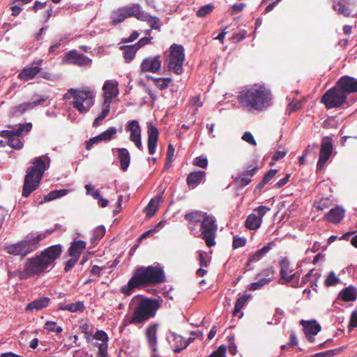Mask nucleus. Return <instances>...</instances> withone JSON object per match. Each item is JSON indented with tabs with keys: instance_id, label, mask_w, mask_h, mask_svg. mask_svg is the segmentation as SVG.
<instances>
[{
	"instance_id": "obj_1",
	"label": "nucleus",
	"mask_w": 357,
	"mask_h": 357,
	"mask_svg": "<svg viewBox=\"0 0 357 357\" xmlns=\"http://www.w3.org/2000/svg\"><path fill=\"white\" fill-rule=\"evenodd\" d=\"M165 281V273L160 265L142 266L136 268L128 283L121 287V291L130 296L135 289L155 286Z\"/></svg>"
},
{
	"instance_id": "obj_2",
	"label": "nucleus",
	"mask_w": 357,
	"mask_h": 357,
	"mask_svg": "<svg viewBox=\"0 0 357 357\" xmlns=\"http://www.w3.org/2000/svg\"><path fill=\"white\" fill-rule=\"evenodd\" d=\"M61 252L60 245H54L47 248L39 255L28 259L23 271L19 273V278L26 280L44 273L49 268L54 267L55 261L60 257Z\"/></svg>"
},
{
	"instance_id": "obj_3",
	"label": "nucleus",
	"mask_w": 357,
	"mask_h": 357,
	"mask_svg": "<svg viewBox=\"0 0 357 357\" xmlns=\"http://www.w3.org/2000/svg\"><path fill=\"white\" fill-rule=\"evenodd\" d=\"M271 90L261 84H254L242 90L237 96L240 105L248 111H262L272 103Z\"/></svg>"
},
{
	"instance_id": "obj_4",
	"label": "nucleus",
	"mask_w": 357,
	"mask_h": 357,
	"mask_svg": "<svg viewBox=\"0 0 357 357\" xmlns=\"http://www.w3.org/2000/svg\"><path fill=\"white\" fill-rule=\"evenodd\" d=\"M161 306L159 300L153 298H140L133 309L131 316L128 317L126 324H144L150 319L155 317Z\"/></svg>"
},
{
	"instance_id": "obj_5",
	"label": "nucleus",
	"mask_w": 357,
	"mask_h": 357,
	"mask_svg": "<svg viewBox=\"0 0 357 357\" xmlns=\"http://www.w3.org/2000/svg\"><path fill=\"white\" fill-rule=\"evenodd\" d=\"M51 232L50 231L40 234L30 233L22 241L9 245L7 248L8 252L14 255L25 257L29 253L36 250L40 247V241L45 239L47 234Z\"/></svg>"
},
{
	"instance_id": "obj_6",
	"label": "nucleus",
	"mask_w": 357,
	"mask_h": 357,
	"mask_svg": "<svg viewBox=\"0 0 357 357\" xmlns=\"http://www.w3.org/2000/svg\"><path fill=\"white\" fill-rule=\"evenodd\" d=\"M33 164L27 169L22 188V196L26 197L38 188L46 169L45 161L40 157L36 158Z\"/></svg>"
},
{
	"instance_id": "obj_7",
	"label": "nucleus",
	"mask_w": 357,
	"mask_h": 357,
	"mask_svg": "<svg viewBox=\"0 0 357 357\" xmlns=\"http://www.w3.org/2000/svg\"><path fill=\"white\" fill-rule=\"evenodd\" d=\"M71 98H73V107L81 114L88 112L94 105L93 93L89 89L71 88L63 95V99L70 100Z\"/></svg>"
},
{
	"instance_id": "obj_8",
	"label": "nucleus",
	"mask_w": 357,
	"mask_h": 357,
	"mask_svg": "<svg viewBox=\"0 0 357 357\" xmlns=\"http://www.w3.org/2000/svg\"><path fill=\"white\" fill-rule=\"evenodd\" d=\"M347 98V95L336 84L322 96L321 102L325 105L326 109H330L340 107L346 104Z\"/></svg>"
},
{
	"instance_id": "obj_9",
	"label": "nucleus",
	"mask_w": 357,
	"mask_h": 357,
	"mask_svg": "<svg viewBox=\"0 0 357 357\" xmlns=\"http://www.w3.org/2000/svg\"><path fill=\"white\" fill-rule=\"evenodd\" d=\"M32 128L31 123H21L18 128L13 130H2L0 132V136L8 139V144L13 149H21L24 146V142L20 137L24 133H28Z\"/></svg>"
},
{
	"instance_id": "obj_10",
	"label": "nucleus",
	"mask_w": 357,
	"mask_h": 357,
	"mask_svg": "<svg viewBox=\"0 0 357 357\" xmlns=\"http://www.w3.org/2000/svg\"><path fill=\"white\" fill-rule=\"evenodd\" d=\"M218 226L213 215L204 213V218L201 222V237L205 241L208 248L215 244V238Z\"/></svg>"
},
{
	"instance_id": "obj_11",
	"label": "nucleus",
	"mask_w": 357,
	"mask_h": 357,
	"mask_svg": "<svg viewBox=\"0 0 357 357\" xmlns=\"http://www.w3.org/2000/svg\"><path fill=\"white\" fill-rule=\"evenodd\" d=\"M185 59L184 48L182 45L173 44L170 47L168 59V68L177 75L183 73V63Z\"/></svg>"
},
{
	"instance_id": "obj_12",
	"label": "nucleus",
	"mask_w": 357,
	"mask_h": 357,
	"mask_svg": "<svg viewBox=\"0 0 357 357\" xmlns=\"http://www.w3.org/2000/svg\"><path fill=\"white\" fill-rule=\"evenodd\" d=\"M139 10V4L138 3H133L130 6L121 7L112 13V22L114 25H116L128 17H135L137 18Z\"/></svg>"
},
{
	"instance_id": "obj_13",
	"label": "nucleus",
	"mask_w": 357,
	"mask_h": 357,
	"mask_svg": "<svg viewBox=\"0 0 357 357\" xmlns=\"http://www.w3.org/2000/svg\"><path fill=\"white\" fill-rule=\"evenodd\" d=\"M271 208L266 206H259L254 209L253 213H250L246 218L245 226L250 230H256L262 223V218Z\"/></svg>"
},
{
	"instance_id": "obj_14",
	"label": "nucleus",
	"mask_w": 357,
	"mask_h": 357,
	"mask_svg": "<svg viewBox=\"0 0 357 357\" xmlns=\"http://www.w3.org/2000/svg\"><path fill=\"white\" fill-rule=\"evenodd\" d=\"M126 130L130 132V140L135 144L136 147L139 150L143 149L141 141L142 129L137 120H132L128 122L126 126Z\"/></svg>"
},
{
	"instance_id": "obj_15",
	"label": "nucleus",
	"mask_w": 357,
	"mask_h": 357,
	"mask_svg": "<svg viewBox=\"0 0 357 357\" xmlns=\"http://www.w3.org/2000/svg\"><path fill=\"white\" fill-rule=\"evenodd\" d=\"M63 62L66 64H74L79 66H88L91 64V59L83 54L79 53L77 50L69 51L63 57Z\"/></svg>"
},
{
	"instance_id": "obj_16",
	"label": "nucleus",
	"mask_w": 357,
	"mask_h": 357,
	"mask_svg": "<svg viewBox=\"0 0 357 357\" xmlns=\"http://www.w3.org/2000/svg\"><path fill=\"white\" fill-rule=\"evenodd\" d=\"M42 60L35 61L31 66L24 68L18 75V78L24 82L33 79L41 72L40 65Z\"/></svg>"
},
{
	"instance_id": "obj_17",
	"label": "nucleus",
	"mask_w": 357,
	"mask_h": 357,
	"mask_svg": "<svg viewBox=\"0 0 357 357\" xmlns=\"http://www.w3.org/2000/svg\"><path fill=\"white\" fill-rule=\"evenodd\" d=\"M162 61L160 56L147 57L143 59L140 65L142 72L158 73L161 68Z\"/></svg>"
},
{
	"instance_id": "obj_18",
	"label": "nucleus",
	"mask_w": 357,
	"mask_h": 357,
	"mask_svg": "<svg viewBox=\"0 0 357 357\" xmlns=\"http://www.w3.org/2000/svg\"><path fill=\"white\" fill-rule=\"evenodd\" d=\"M338 87L347 96L357 92V79L350 76H343L337 82Z\"/></svg>"
},
{
	"instance_id": "obj_19",
	"label": "nucleus",
	"mask_w": 357,
	"mask_h": 357,
	"mask_svg": "<svg viewBox=\"0 0 357 357\" xmlns=\"http://www.w3.org/2000/svg\"><path fill=\"white\" fill-rule=\"evenodd\" d=\"M159 328L158 324H150L146 328L145 331V336L147 340L148 345L149 348L154 352L157 351V346H158V329Z\"/></svg>"
},
{
	"instance_id": "obj_20",
	"label": "nucleus",
	"mask_w": 357,
	"mask_h": 357,
	"mask_svg": "<svg viewBox=\"0 0 357 357\" xmlns=\"http://www.w3.org/2000/svg\"><path fill=\"white\" fill-rule=\"evenodd\" d=\"M104 101L112 102V99L119 93L118 84L115 81H106L102 86Z\"/></svg>"
},
{
	"instance_id": "obj_21",
	"label": "nucleus",
	"mask_w": 357,
	"mask_h": 357,
	"mask_svg": "<svg viewBox=\"0 0 357 357\" xmlns=\"http://www.w3.org/2000/svg\"><path fill=\"white\" fill-rule=\"evenodd\" d=\"M301 324L303 326L305 334L308 336V340L310 342L314 341L312 336L317 335L321 331V326L316 321H304L302 320Z\"/></svg>"
},
{
	"instance_id": "obj_22",
	"label": "nucleus",
	"mask_w": 357,
	"mask_h": 357,
	"mask_svg": "<svg viewBox=\"0 0 357 357\" xmlns=\"http://www.w3.org/2000/svg\"><path fill=\"white\" fill-rule=\"evenodd\" d=\"M158 135L159 131L157 127L150 124L148 128V150L150 155H153L155 153Z\"/></svg>"
},
{
	"instance_id": "obj_23",
	"label": "nucleus",
	"mask_w": 357,
	"mask_h": 357,
	"mask_svg": "<svg viewBox=\"0 0 357 357\" xmlns=\"http://www.w3.org/2000/svg\"><path fill=\"white\" fill-rule=\"evenodd\" d=\"M257 170V165H255V167H249V169L244 171L240 176L234 178L235 183L241 187L248 185L252 181L251 178L256 174Z\"/></svg>"
},
{
	"instance_id": "obj_24",
	"label": "nucleus",
	"mask_w": 357,
	"mask_h": 357,
	"mask_svg": "<svg viewBox=\"0 0 357 357\" xmlns=\"http://www.w3.org/2000/svg\"><path fill=\"white\" fill-rule=\"evenodd\" d=\"M204 213L200 211H192L185 214L184 218L188 222V228L193 231L199 222H202Z\"/></svg>"
},
{
	"instance_id": "obj_25",
	"label": "nucleus",
	"mask_w": 357,
	"mask_h": 357,
	"mask_svg": "<svg viewBox=\"0 0 357 357\" xmlns=\"http://www.w3.org/2000/svg\"><path fill=\"white\" fill-rule=\"evenodd\" d=\"M137 19L139 20L146 22L151 29L160 30L161 23L160 20L157 17H153L146 12H144L142 7L139 6V10Z\"/></svg>"
},
{
	"instance_id": "obj_26",
	"label": "nucleus",
	"mask_w": 357,
	"mask_h": 357,
	"mask_svg": "<svg viewBox=\"0 0 357 357\" xmlns=\"http://www.w3.org/2000/svg\"><path fill=\"white\" fill-rule=\"evenodd\" d=\"M280 275L281 279L284 280V283L290 282L295 276V273H293V270L290 268L289 261L284 259H282L280 263Z\"/></svg>"
},
{
	"instance_id": "obj_27",
	"label": "nucleus",
	"mask_w": 357,
	"mask_h": 357,
	"mask_svg": "<svg viewBox=\"0 0 357 357\" xmlns=\"http://www.w3.org/2000/svg\"><path fill=\"white\" fill-rule=\"evenodd\" d=\"M168 341L176 353L181 352L188 347V342H185V339L175 333H172V337H168Z\"/></svg>"
},
{
	"instance_id": "obj_28",
	"label": "nucleus",
	"mask_w": 357,
	"mask_h": 357,
	"mask_svg": "<svg viewBox=\"0 0 357 357\" xmlns=\"http://www.w3.org/2000/svg\"><path fill=\"white\" fill-rule=\"evenodd\" d=\"M345 215V211L340 206H337L331 208L326 214V218L328 221L338 224L344 218Z\"/></svg>"
},
{
	"instance_id": "obj_29",
	"label": "nucleus",
	"mask_w": 357,
	"mask_h": 357,
	"mask_svg": "<svg viewBox=\"0 0 357 357\" xmlns=\"http://www.w3.org/2000/svg\"><path fill=\"white\" fill-rule=\"evenodd\" d=\"M206 176V172L204 171H196L190 172L186 178V183L187 185L191 188H196L199 183H202V181L204 180V178Z\"/></svg>"
},
{
	"instance_id": "obj_30",
	"label": "nucleus",
	"mask_w": 357,
	"mask_h": 357,
	"mask_svg": "<svg viewBox=\"0 0 357 357\" xmlns=\"http://www.w3.org/2000/svg\"><path fill=\"white\" fill-rule=\"evenodd\" d=\"M164 191L157 195L154 198L151 199L145 208L146 216L148 218L153 217L158 209L159 203L162 200V195Z\"/></svg>"
},
{
	"instance_id": "obj_31",
	"label": "nucleus",
	"mask_w": 357,
	"mask_h": 357,
	"mask_svg": "<svg viewBox=\"0 0 357 357\" xmlns=\"http://www.w3.org/2000/svg\"><path fill=\"white\" fill-rule=\"evenodd\" d=\"M115 150L118 152V158L123 171H126L130 165V155L126 148H117ZM114 149H113V151Z\"/></svg>"
},
{
	"instance_id": "obj_32",
	"label": "nucleus",
	"mask_w": 357,
	"mask_h": 357,
	"mask_svg": "<svg viewBox=\"0 0 357 357\" xmlns=\"http://www.w3.org/2000/svg\"><path fill=\"white\" fill-rule=\"evenodd\" d=\"M86 242L84 241H74L71 243L70 247L69 248V255L70 257L79 258L80 255L86 248Z\"/></svg>"
},
{
	"instance_id": "obj_33",
	"label": "nucleus",
	"mask_w": 357,
	"mask_h": 357,
	"mask_svg": "<svg viewBox=\"0 0 357 357\" xmlns=\"http://www.w3.org/2000/svg\"><path fill=\"white\" fill-rule=\"evenodd\" d=\"M50 299L47 297L40 298L29 303L26 311L40 310L48 306Z\"/></svg>"
},
{
	"instance_id": "obj_34",
	"label": "nucleus",
	"mask_w": 357,
	"mask_h": 357,
	"mask_svg": "<svg viewBox=\"0 0 357 357\" xmlns=\"http://www.w3.org/2000/svg\"><path fill=\"white\" fill-rule=\"evenodd\" d=\"M275 245L273 241L269 242L267 245L264 246L262 248L258 250L256 252L252 255L248 260V264L252 262L260 260L265 254H266Z\"/></svg>"
},
{
	"instance_id": "obj_35",
	"label": "nucleus",
	"mask_w": 357,
	"mask_h": 357,
	"mask_svg": "<svg viewBox=\"0 0 357 357\" xmlns=\"http://www.w3.org/2000/svg\"><path fill=\"white\" fill-rule=\"evenodd\" d=\"M58 310H68L70 312H83L85 310V306L83 301H77L66 305H60L58 307Z\"/></svg>"
},
{
	"instance_id": "obj_36",
	"label": "nucleus",
	"mask_w": 357,
	"mask_h": 357,
	"mask_svg": "<svg viewBox=\"0 0 357 357\" xmlns=\"http://www.w3.org/2000/svg\"><path fill=\"white\" fill-rule=\"evenodd\" d=\"M340 297L345 302L354 301L357 298L356 289L351 286L346 287L340 292Z\"/></svg>"
},
{
	"instance_id": "obj_37",
	"label": "nucleus",
	"mask_w": 357,
	"mask_h": 357,
	"mask_svg": "<svg viewBox=\"0 0 357 357\" xmlns=\"http://www.w3.org/2000/svg\"><path fill=\"white\" fill-rule=\"evenodd\" d=\"M333 151V144L330 141L324 140L321 145L319 157L326 160H328Z\"/></svg>"
},
{
	"instance_id": "obj_38",
	"label": "nucleus",
	"mask_w": 357,
	"mask_h": 357,
	"mask_svg": "<svg viewBox=\"0 0 357 357\" xmlns=\"http://www.w3.org/2000/svg\"><path fill=\"white\" fill-rule=\"evenodd\" d=\"M69 192L68 189L56 190L50 192L44 197V200L40 202L43 204L44 202L52 201L56 198L66 195Z\"/></svg>"
},
{
	"instance_id": "obj_39",
	"label": "nucleus",
	"mask_w": 357,
	"mask_h": 357,
	"mask_svg": "<svg viewBox=\"0 0 357 357\" xmlns=\"http://www.w3.org/2000/svg\"><path fill=\"white\" fill-rule=\"evenodd\" d=\"M333 8L340 15H342L347 17L352 16L351 9L349 7H347L342 0L338 1L335 3Z\"/></svg>"
},
{
	"instance_id": "obj_40",
	"label": "nucleus",
	"mask_w": 357,
	"mask_h": 357,
	"mask_svg": "<svg viewBox=\"0 0 357 357\" xmlns=\"http://www.w3.org/2000/svg\"><path fill=\"white\" fill-rule=\"evenodd\" d=\"M250 297V295L245 294L241 297H239L236 301L234 310H233V315L234 317L238 316V313L241 312V309L245 305Z\"/></svg>"
},
{
	"instance_id": "obj_41",
	"label": "nucleus",
	"mask_w": 357,
	"mask_h": 357,
	"mask_svg": "<svg viewBox=\"0 0 357 357\" xmlns=\"http://www.w3.org/2000/svg\"><path fill=\"white\" fill-rule=\"evenodd\" d=\"M123 49L124 59L126 62H130L135 56L137 51L139 50L135 45L122 47Z\"/></svg>"
},
{
	"instance_id": "obj_42",
	"label": "nucleus",
	"mask_w": 357,
	"mask_h": 357,
	"mask_svg": "<svg viewBox=\"0 0 357 357\" xmlns=\"http://www.w3.org/2000/svg\"><path fill=\"white\" fill-rule=\"evenodd\" d=\"M116 132L117 130L115 127H110L107 130L102 132L98 136L100 141L108 142L114 137Z\"/></svg>"
},
{
	"instance_id": "obj_43",
	"label": "nucleus",
	"mask_w": 357,
	"mask_h": 357,
	"mask_svg": "<svg viewBox=\"0 0 357 357\" xmlns=\"http://www.w3.org/2000/svg\"><path fill=\"white\" fill-rule=\"evenodd\" d=\"M347 348L346 346L340 347L337 349H330L324 352L317 353L312 357H331L340 354Z\"/></svg>"
},
{
	"instance_id": "obj_44",
	"label": "nucleus",
	"mask_w": 357,
	"mask_h": 357,
	"mask_svg": "<svg viewBox=\"0 0 357 357\" xmlns=\"http://www.w3.org/2000/svg\"><path fill=\"white\" fill-rule=\"evenodd\" d=\"M150 79H151L154 83L155 84L156 86L160 89L163 90L168 87L169 84L172 82L171 78H162V77H151Z\"/></svg>"
},
{
	"instance_id": "obj_45",
	"label": "nucleus",
	"mask_w": 357,
	"mask_h": 357,
	"mask_svg": "<svg viewBox=\"0 0 357 357\" xmlns=\"http://www.w3.org/2000/svg\"><path fill=\"white\" fill-rule=\"evenodd\" d=\"M331 205L332 201L328 197H323L314 204V206L318 211H323L324 209L328 208Z\"/></svg>"
},
{
	"instance_id": "obj_46",
	"label": "nucleus",
	"mask_w": 357,
	"mask_h": 357,
	"mask_svg": "<svg viewBox=\"0 0 357 357\" xmlns=\"http://www.w3.org/2000/svg\"><path fill=\"white\" fill-rule=\"evenodd\" d=\"M105 234V228L103 226L97 227L91 236V241L93 243H96L101 239Z\"/></svg>"
},
{
	"instance_id": "obj_47",
	"label": "nucleus",
	"mask_w": 357,
	"mask_h": 357,
	"mask_svg": "<svg viewBox=\"0 0 357 357\" xmlns=\"http://www.w3.org/2000/svg\"><path fill=\"white\" fill-rule=\"evenodd\" d=\"M271 278H261L259 281L255 282H252V284H250L249 289L252 290V291L259 289L261 287H262L265 284L269 283L271 282Z\"/></svg>"
},
{
	"instance_id": "obj_48",
	"label": "nucleus",
	"mask_w": 357,
	"mask_h": 357,
	"mask_svg": "<svg viewBox=\"0 0 357 357\" xmlns=\"http://www.w3.org/2000/svg\"><path fill=\"white\" fill-rule=\"evenodd\" d=\"M213 9V6L211 4H207L202 7H201L197 11V16L199 17H204L209 13L212 12Z\"/></svg>"
},
{
	"instance_id": "obj_49",
	"label": "nucleus",
	"mask_w": 357,
	"mask_h": 357,
	"mask_svg": "<svg viewBox=\"0 0 357 357\" xmlns=\"http://www.w3.org/2000/svg\"><path fill=\"white\" fill-rule=\"evenodd\" d=\"M340 282V279L335 275L334 272H330L328 277L324 281L326 287H331L337 284Z\"/></svg>"
},
{
	"instance_id": "obj_50",
	"label": "nucleus",
	"mask_w": 357,
	"mask_h": 357,
	"mask_svg": "<svg viewBox=\"0 0 357 357\" xmlns=\"http://www.w3.org/2000/svg\"><path fill=\"white\" fill-rule=\"evenodd\" d=\"M45 329L51 332H56V333H60L62 332L63 329L61 326H56V324L55 321H47L45 325Z\"/></svg>"
},
{
	"instance_id": "obj_51",
	"label": "nucleus",
	"mask_w": 357,
	"mask_h": 357,
	"mask_svg": "<svg viewBox=\"0 0 357 357\" xmlns=\"http://www.w3.org/2000/svg\"><path fill=\"white\" fill-rule=\"evenodd\" d=\"M226 346L222 344L207 357H226Z\"/></svg>"
},
{
	"instance_id": "obj_52",
	"label": "nucleus",
	"mask_w": 357,
	"mask_h": 357,
	"mask_svg": "<svg viewBox=\"0 0 357 357\" xmlns=\"http://www.w3.org/2000/svg\"><path fill=\"white\" fill-rule=\"evenodd\" d=\"M33 109V107L31 102H23V103L17 105L15 107V111L22 114L24 112H26L29 109Z\"/></svg>"
},
{
	"instance_id": "obj_53",
	"label": "nucleus",
	"mask_w": 357,
	"mask_h": 357,
	"mask_svg": "<svg viewBox=\"0 0 357 357\" xmlns=\"http://www.w3.org/2000/svg\"><path fill=\"white\" fill-rule=\"evenodd\" d=\"M193 165L201 168H206L208 165V160L203 156H199L194 159Z\"/></svg>"
},
{
	"instance_id": "obj_54",
	"label": "nucleus",
	"mask_w": 357,
	"mask_h": 357,
	"mask_svg": "<svg viewBox=\"0 0 357 357\" xmlns=\"http://www.w3.org/2000/svg\"><path fill=\"white\" fill-rule=\"evenodd\" d=\"M246 244V239L241 237H234L232 247L234 249H237L241 247L245 246Z\"/></svg>"
},
{
	"instance_id": "obj_55",
	"label": "nucleus",
	"mask_w": 357,
	"mask_h": 357,
	"mask_svg": "<svg viewBox=\"0 0 357 357\" xmlns=\"http://www.w3.org/2000/svg\"><path fill=\"white\" fill-rule=\"evenodd\" d=\"M94 338L97 340L102 341V342H107L109 340L107 334L103 331H98L95 335Z\"/></svg>"
},
{
	"instance_id": "obj_56",
	"label": "nucleus",
	"mask_w": 357,
	"mask_h": 357,
	"mask_svg": "<svg viewBox=\"0 0 357 357\" xmlns=\"http://www.w3.org/2000/svg\"><path fill=\"white\" fill-rule=\"evenodd\" d=\"M96 346L98 348V354L100 356L106 357V356L107 355V347H108L107 342L99 343V344H97Z\"/></svg>"
},
{
	"instance_id": "obj_57",
	"label": "nucleus",
	"mask_w": 357,
	"mask_h": 357,
	"mask_svg": "<svg viewBox=\"0 0 357 357\" xmlns=\"http://www.w3.org/2000/svg\"><path fill=\"white\" fill-rule=\"evenodd\" d=\"M79 258H77L75 257H71L70 259H68L65 265L64 270L66 272H68L70 271L73 266L76 264Z\"/></svg>"
},
{
	"instance_id": "obj_58",
	"label": "nucleus",
	"mask_w": 357,
	"mask_h": 357,
	"mask_svg": "<svg viewBox=\"0 0 357 357\" xmlns=\"http://www.w3.org/2000/svg\"><path fill=\"white\" fill-rule=\"evenodd\" d=\"M301 104L300 102H290L287 107V112L289 114L294 112L301 108Z\"/></svg>"
},
{
	"instance_id": "obj_59",
	"label": "nucleus",
	"mask_w": 357,
	"mask_h": 357,
	"mask_svg": "<svg viewBox=\"0 0 357 357\" xmlns=\"http://www.w3.org/2000/svg\"><path fill=\"white\" fill-rule=\"evenodd\" d=\"M242 139L252 145H256L257 143H256V141L255 139H254V137L253 135L251 134V132H244L243 137H242Z\"/></svg>"
},
{
	"instance_id": "obj_60",
	"label": "nucleus",
	"mask_w": 357,
	"mask_h": 357,
	"mask_svg": "<svg viewBox=\"0 0 357 357\" xmlns=\"http://www.w3.org/2000/svg\"><path fill=\"white\" fill-rule=\"evenodd\" d=\"M277 169H270L263 177L264 183H268L277 174Z\"/></svg>"
},
{
	"instance_id": "obj_61",
	"label": "nucleus",
	"mask_w": 357,
	"mask_h": 357,
	"mask_svg": "<svg viewBox=\"0 0 357 357\" xmlns=\"http://www.w3.org/2000/svg\"><path fill=\"white\" fill-rule=\"evenodd\" d=\"M245 6V4L244 3H239L234 4L231 6V14L235 15V14H237V13L241 12L243 10Z\"/></svg>"
},
{
	"instance_id": "obj_62",
	"label": "nucleus",
	"mask_w": 357,
	"mask_h": 357,
	"mask_svg": "<svg viewBox=\"0 0 357 357\" xmlns=\"http://www.w3.org/2000/svg\"><path fill=\"white\" fill-rule=\"evenodd\" d=\"M110 104L111 102H109L107 101L103 102L102 112L100 114L101 117H103L105 119L109 114L110 111Z\"/></svg>"
},
{
	"instance_id": "obj_63",
	"label": "nucleus",
	"mask_w": 357,
	"mask_h": 357,
	"mask_svg": "<svg viewBox=\"0 0 357 357\" xmlns=\"http://www.w3.org/2000/svg\"><path fill=\"white\" fill-rule=\"evenodd\" d=\"M291 174H287L285 177L279 180L273 186L274 188H280L287 183L289 180Z\"/></svg>"
},
{
	"instance_id": "obj_64",
	"label": "nucleus",
	"mask_w": 357,
	"mask_h": 357,
	"mask_svg": "<svg viewBox=\"0 0 357 357\" xmlns=\"http://www.w3.org/2000/svg\"><path fill=\"white\" fill-rule=\"evenodd\" d=\"M153 40V37H144L142 38L137 43H135V45L137 47L138 49H140L143 46H144L146 44H149Z\"/></svg>"
}]
</instances>
